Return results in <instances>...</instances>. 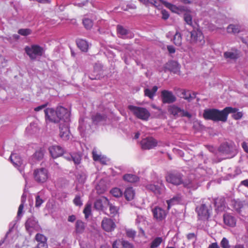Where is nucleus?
<instances>
[{
    "mask_svg": "<svg viewBox=\"0 0 248 248\" xmlns=\"http://www.w3.org/2000/svg\"><path fill=\"white\" fill-rule=\"evenodd\" d=\"M235 111L236 109L232 107H226L222 110L216 108H207L204 110L203 116L206 120L225 122L227 120L228 114L230 112H234Z\"/></svg>",
    "mask_w": 248,
    "mask_h": 248,
    "instance_id": "nucleus-1",
    "label": "nucleus"
},
{
    "mask_svg": "<svg viewBox=\"0 0 248 248\" xmlns=\"http://www.w3.org/2000/svg\"><path fill=\"white\" fill-rule=\"evenodd\" d=\"M206 170L201 168L198 167L194 170V173L190 174L187 180H186L183 182V185L185 187L193 189H196L199 186V183L200 181H198V179L201 176H205Z\"/></svg>",
    "mask_w": 248,
    "mask_h": 248,
    "instance_id": "nucleus-2",
    "label": "nucleus"
},
{
    "mask_svg": "<svg viewBox=\"0 0 248 248\" xmlns=\"http://www.w3.org/2000/svg\"><path fill=\"white\" fill-rule=\"evenodd\" d=\"M171 12L178 15L183 14L185 22L188 25H192V11L187 7L185 6H176L171 4Z\"/></svg>",
    "mask_w": 248,
    "mask_h": 248,
    "instance_id": "nucleus-3",
    "label": "nucleus"
},
{
    "mask_svg": "<svg viewBox=\"0 0 248 248\" xmlns=\"http://www.w3.org/2000/svg\"><path fill=\"white\" fill-rule=\"evenodd\" d=\"M128 108L139 119L147 121L150 116V112L146 108L129 105Z\"/></svg>",
    "mask_w": 248,
    "mask_h": 248,
    "instance_id": "nucleus-4",
    "label": "nucleus"
},
{
    "mask_svg": "<svg viewBox=\"0 0 248 248\" xmlns=\"http://www.w3.org/2000/svg\"><path fill=\"white\" fill-rule=\"evenodd\" d=\"M191 43L199 46H203L205 44L204 36L202 32L199 30H193L190 32Z\"/></svg>",
    "mask_w": 248,
    "mask_h": 248,
    "instance_id": "nucleus-5",
    "label": "nucleus"
},
{
    "mask_svg": "<svg viewBox=\"0 0 248 248\" xmlns=\"http://www.w3.org/2000/svg\"><path fill=\"white\" fill-rule=\"evenodd\" d=\"M33 177L35 181L38 183L45 182L48 178V172L45 168L36 169L33 172Z\"/></svg>",
    "mask_w": 248,
    "mask_h": 248,
    "instance_id": "nucleus-6",
    "label": "nucleus"
},
{
    "mask_svg": "<svg viewBox=\"0 0 248 248\" xmlns=\"http://www.w3.org/2000/svg\"><path fill=\"white\" fill-rule=\"evenodd\" d=\"M25 51L31 60H34L37 56L42 55L43 49L39 46L33 45L31 47H26Z\"/></svg>",
    "mask_w": 248,
    "mask_h": 248,
    "instance_id": "nucleus-7",
    "label": "nucleus"
},
{
    "mask_svg": "<svg viewBox=\"0 0 248 248\" xmlns=\"http://www.w3.org/2000/svg\"><path fill=\"white\" fill-rule=\"evenodd\" d=\"M210 208L211 206L210 204L207 206L205 203L202 204L199 207H197L196 211L199 218L202 220L207 219L210 216Z\"/></svg>",
    "mask_w": 248,
    "mask_h": 248,
    "instance_id": "nucleus-8",
    "label": "nucleus"
},
{
    "mask_svg": "<svg viewBox=\"0 0 248 248\" xmlns=\"http://www.w3.org/2000/svg\"><path fill=\"white\" fill-rule=\"evenodd\" d=\"M57 115L59 122L69 123L70 121V113L68 109L63 107L60 106L57 108Z\"/></svg>",
    "mask_w": 248,
    "mask_h": 248,
    "instance_id": "nucleus-9",
    "label": "nucleus"
},
{
    "mask_svg": "<svg viewBox=\"0 0 248 248\" xmlns=\"http://www.w3.org/2000/svg\"><path fill=\"white\" fill-rule=\"evenodd\" d=\"M108 200L105 197H101L97 199L94 203V208L98 211L104 212L109 204Z\"/></svg>",
    "mask_w": 248,
    "mask_h": 248,
    "instance_id": "nucleus-10",
    "label": "nucleus"
},
{
    "mask_svg": "<svg viewBox=\"0 0 248 248\" xmlns=\"http://www.w3.org/2000/svg\"><path fill=\"white\" fill-rule=\"evenodd\" d=\"M45 118L46 122L54 123L59 122V118L57 115V109L55 110L52 108H47L44 110Z\"/></svg>",
    "mask_w": 248,
    "mask_h": 248,
    "instance_id": "nucleus-11",
    "label": "nucleus"
},
{
    "mask_svg": "<svg viewBox=\"0 0 248 248\" xmlns=\"http://www.w3.org/2000/svg\"><path fill=\"white\" fill-rule=\"evenodd\" d=\"M157 141L152 137L145 138L140 142L142 148L144 150L152 149L157 145Z\"/></svg>",
    "mask_w": 248,
    "mask_h": 248,
    "instance_id": "nucleus-12",
    "label": "nucleus"
},
{
    "mask_svg": "<svg viewBox=\"0 0 248 248\" xmlns=\"http://www.w3.org/2000/svg\"><path fill=\"white\" fill-rule=\"evenodd\" d=\"M101 226L104 230L110 232L114 230L116 225L114 222L109 218L104 217L101 222Z\"/></svg>",
    "mask_w": 248,
    "mask_h": 248,
    "instance_id": "nucleus-13",
    "label": "nucleus"
},
{
    "mask_svg": "<svg viewBox=\"0 0 248 248\" xmlns=\"http://www.w3.org/2000/svg\"><path fill=\"white\" fill-rule=\"evenodd\" d=\"M60 136L63 140H67L70 138L69 123H62L60 125Z\"/></svg>",
    "mask_w": 248,
    "mask_h": 248,
    "instance_id": "nucleus-14",
    "label": "nucleus"
},
{
    "mask_svg": "<svg viewBox=\"0 0 248 248\" xmlns=\"http://www.w3.org/2000/svg\"><path fill=\"white\" fill-rule=\"evenodd\" d=\"M48 150L51 156L54 158L62 155L64 153L63 149L58 145H53L49 147Z\"/></svg>",
    "mask_w": 248,
    "mask_h": 248,
    "instance_id": "nucleus-15",
    "label": "nucleus"
},
{
    "mask_svg": "<svg viewBox=\"0 0 248 248\" xmlns=\"http://www.w3.org/2000/svg\"><path fill=\"white\" fill-rule=\"evenodd\" d=\"M152 212L154 218L158 221L163 220L167 215L166 211L159 207H155L153 209Z\"/></svg>",
    "mask_w": 248,
    "mask_h": 248,
    "instance_id": "nucleus-16",
    "label": "nucleus"
},
{
    "mask_svg": "<svg viewBox=\"0 0 248 248\" xmlns=\"http://www.w3.org/2000/svg\"><path fill=\"white\" fill-rule=\"evenodd\" d=\"M171 114L176 116L186 117L188 118L191 117L189 112L175 106H171Z\"/></svg>",
    "mask_w": 248,
    "mask_h": 248,
    "instance_id": "nucleus-17",
    "label": "nucleus"
},
{
    "mask_svg": "<svg viewBox=\"0 0 248 248\" xmlns=\"http://www.w3.org/2000/svg\"><path fill=\"white\" fill-rule=\"evenodd\" d=\"M219 150L224 154L229 155L233 153L235 148L233 144L225 142L220 145Z\"/></svg>",
    "mask_w": 248,
    "mask_h": 248,
    "instance_id": "nucleus-18",
    "label": "nucleus"
},
{
    "mask_svg": "<svg viewBox=\"0 0 248 248\" xmlns=\"http://www.w3.org/2000/svg\"><path fill=\"white\" fill-rule=\"evenodd\" d=\"M35 240L38 242L37 248H47V238L43 234L40 233L36 234Z\"/></svg>",
    "mask_w": 248,
    "mask_h": 248,
    "instance_id": "nucleus-19",
    "label": "nucleus"
},
{
    "mask_svg": "<svg viewBox=\"0 0 248 248\" xmlns=\"http://www.w3.org/2000/svg\"><path fill=\"white\" fill-rule=\"evenodd\" d=\"M239 55V51L236 49H232L224 53V58L228 60H235L238 58Z\"/></svg>",
    "mask_w": 248,
    "mask_h": 248,
    "instance_id": "nucleus-20",
    "label": "nucleus"
},
{
    "mask_svg": "<svg viewBox=\"0 0 248 248\" xmlns=\"http://www.w3.org/2000/svg\"><path fill=\"white\" fill-rule=\"evenodd\" d=\"M112 248H133V247L128 242L119 239L113 242Z\"/></svg>",
    "mask_w": 248,
    "mask_h": 248,
    "instance_id": "nucleus-21",
    "label": "nucleus"
},
{
    "mask_svg": "<svg viewBox=\"0 0 248 248\" xmlns=\"http://www.w3.org/2000/svg\"><path fill=\"white\" fill-rule=\"evenodd\" d=\"M175 93L180 98L190 100L194 97L191 95L189 92H186L179 88L174 89Z\"/></svg>",
    "mask_w": 248,
    "mask_h": 248,
    "instance_id": "nucleus-22",
    "label": "nucleus"
},
{
    "mask_svg": "<svg viewBox=\"0 0 248 248\" xmlns=\"http://www.w3.org/2000/svg\"><path fill=\"white\" fill-rule=\"evenodd\" d=\"M243 31V27L239 24H230L227 28L229 33L237 34Z\"/></svg>",
    "mask_w": 248,
    "mask_h": 248,
    "instance_id": "nucleus-23",
    "label": "nucleus"
},
{
    "mask_svg": "<svg viewBox=\"0 0 248 248\" xmlns=\"http://www.w3.org/2000/svg\"><path fill=\"white\" fill-rule=\"evenodd\" d=\"M223 220L225 224L229 227H233L236 225V219L230 214H224Z\"/></svg>",
    "mask_w": 248,
    "mask_h": 248,
    "instance_id": "nucleus-24",
    "label": "nucleus"
},
{
    "mask_svg": "<svg viewBox=\"0 0 248 248\" xmlns=\"http://www.w3.org/2000/svg\"><path fill=\"white\" fill-rule=\"evenodd\" d=\"M148 1L158 9L161 8V4H164L167 8L170 9V3L163 0H148Z\"/></svg>",
    "mask_w": 248,
    "mask_h": 248,
    "instance_id": "nucleus-25",
    "label": "nucleus"
},
{
    "mask_svg": "<svg viewBox=\"0 0 248 248\" xmlns=\"http://www.w3.org/2000/svg\"><path fill=\"white\" fill-rule=\"evenodd\" d=\"M11 162L16 167L20 166L22 164V160L16 154H12L10 157Z\"/></svg>",
    "mask_w": 248,
    "mask_h": 248,
    "instance_id": "nucleus-26",
    "label": "nucleus"
},
{
    "mask_svg": "<svg viewBox=\"0 0 248 248\" xmlns=\"http://www.w3.org/2000/svg\"><path fill=\"white\" fill-rule=\"evenodd\" d=\"M92 119L93 123L97 124L100 122L106 121L107 116L104 114L96 113L95 115L92 116Z\"/></svg>",
    "mask_w": 248,
    "mask_h": 248,
    "instance_id": "nucleus-27",
    "label": "nucleus"
},
{
    "mask_svg": "<svg viewBox=\"0 0 248 248\" xmlns=\"http://www.w3.org/2000/svg\"><path fill=\"white\" fill-rule=\"evenodd\" d=\"M161 97L163 104H169L170 103V92L166 90L162 91Z\"/></svg>",
    "mask_w": 248,
    "mask_h": 248,
    "instance_id": "nucleus-28",
    "label": "nucleus"
},
{
    "mask_svg": "<svg viewBox=\"0 0 248 248\" xmlns=\"http://www.w3.org/2000/svg\"><path fill=\"white\" fill-rule=\"evenodd\" d=\"M77 44L78 47L82 51L86 52L88 49L87 42L83 39H78L77 40Z\"/></svg>",
    "mask_w": 248,
    "mask_h": 248,
    "instance_id": "nucleus-29",
    "label": "nucleus"
},
{
    "mask_svg": "<svg viewBox=\"0 0 248 248\" xmlns=\"http://www.w3.org/2000/svg\"><path fill=\"white\" fill-rule=\"evenodd\" d=\"M117 32L119 37L124 38L125 36L129 33V31L121 25L117 27Z\"/></svg>",
    "mask_w": 248,
    "mask_h": 248,
    "instance_id": "nucleus-30",
    "label": "nucleus"
},
{
    "mask_svg": "<svg viewBox=\"0 0 248 248\" xmlns=\"http://www.w3.org/2000/svg\"><path fill=\"white\" fill-rule=\"evenodd\" d=\"M108 207H109V215L110 216L113 217L119 214V207L118 206H115L109 202Z\"/></svg>",
    "mask_w": 248,
    "mask_h": 248,
    "instance_id": "nucleus-31",
    "label": "nucleus"
},
{
    "mask_svg": "<svg viewBox=\"0 0 248 248\" xmlns=\"http://www.w3.org/2000/svg\"><path fill=\"white\" fill-rule=\"evenodd\" d=\"M125 199L127 201H131L133 199L135 196V192L131 187H127L124 193Z\"/></svg>",
    "mask_w": 248,
    "mask_h": 248,
    "instance_id": "nucleus-32",
    "label": "nucleus"
},
{
    "mask_svg": "<svg viewBox=\"0 0 248 248\" xmlns=\"http://www.w3.org/2000/svg\"><path fill=\"white\" fill-rule=\"evenodd\" d=\"M37 221L33 217L29 218L25 223V227L28 231H30V229L34 228L37 225Z\"/></svg>",
    "mask_w": 248,
    "mask_h": 248,
    "instance_id": "nucleus-33",
    "label": "nucleus"
},
{
    "mask_svg": "<svg viewBox=\"0 0 248 248\" xmlns=\"http://www.w3.org/2000/svg\"><path fill=\"white\" fill-rule=\"evenodd\" d=\"M76 232L77 233H82L85 228V223L80 220H78L76 223Z\"/></svg>",
    "mask_w": 248,
    "mask_h": 248,
    "instance_id": "nucleus-34",
    "label": "nucleus"
},
{
    "mask_svg": "<svg viewBox=\"0 0 248 248\" xmlns=\"http://www.w3.org/2000/svg\"><path fill=\"white\" fill-rule=\"evenodd\" d=\"M215 205L216 207V210L217 212H221L225 208L224 200L223 199H216L215 201Z\"/></svg>",
    "mask_w": 248,
    "mask_h": 248,
    "instance_id": "nucleus-35",
    "label": "nucleus"
},
{
    "mask_svg": "<svg viewBox=\"0 0 248 248\" xmlns=\"http://www.w3.org/2000/svg\"><path fill=\"white\" fill-rule=\"evenodd\" d=\"M158 89V87L156 86H154L152 90L149 89H145L144 90V94L145 96L149 97L150 98L152 99L154 96L155 93Z\"/></svg>",
    "mask_w": 248,
    "mask_h": 248,
    "instance_id": "nucleus-36",
    "label": "nucleus"
},
{
    "mask_svg": "<svg viewBox=\"0 0 248 248\" xmlns=\"http://www.w3.org/2000/svg\"><path fill=\"white\" fill-rule=\"evenodd\" d=\"M182 183V177L180 173L171 174V184L178 185Z\"/></svg>",
    "mask_w": 248,
    "mask_h": 248,
    "instance_id": "nucleus-37",
    "label": "nucleus"
},
{
    "mask_svg": "<svg viewBox=\"0 0 248 248\" xmlns=\"http://www.w3.org/2000/svg\"><path fill=\"white\" fill-rule=\"evenodd\" d=\"M124 179L129 183H135L139 180V178L135 175L127 174L123 176Z\"/></svg>",
    "mask_w": 248,
    "mask_h": 248,
    "instance_id": "nucleus-38",
    "label": "nucleus"
},
{
    "mask_svg": "<svg viewBox=\"0 0 248 248\" xmlns=\"http://www.w3.org/2000/svg\"><path fill=\"white\" fill-rule=\"evenodd\" d=\"M146 188L154 192L156 195L160 194L161 190L159 186L155 185L150 184L146 186Z\"/></svg>",
    "mask_w": 248,
    "mask_h": 248,
    "instance_id": "nucleus-39",
    "label": "nucleus"
},
{
    "mask_svg": "<svg viewBox=\"0 0 248 248\" xmlns=\"http://www.w3.org/2000/svg\"><path fill=\"white\" fill-rule=\"evenodd\" d=\"M26 195L25 193H23L21 198V204L18 207V210L17 212V217H19L21 215L22 213V211L24 208V204L26 201Z\"/></svg>",
    "mask_w": 248,
    "mask_h": 248,
    "instance_id": "nucleus-40",
    "label": "nucleus"
},
{
    "mask_svg": "<svg viewBox=\"0 0 248 248\" xmlns=\"http://www.w3.org/2000/svg\"><path fill=\"white\" fill-rule=\"evenodd\" d=\"M45 153V150L43 148H40L37 150L33 154V157L37 160H40L43 159Z\"/></svg>",
    "mask_w": 248,
    "mask_h": 248,
    "instance_id": "nucleus-41",
    "label": "nucleus"
},
{
    "mask_svg": "<svg viewBox=\"0 0 248 248\" xmlns=\"http://www.w3.org/2000/svg\"><path fill=\"white\" fill-rule=\"evenodd\" d=\"M234 209L238 213H240L243 208V203L240 201H234L232 202Z\"/></svg>",
    "mask_w": 248,
    "mask_h": 248,
    "instance_id": "nucleus-42",
    "label": "nucleus"
},
{
    "mask_svg": "<svg viewBox=\"0 0 248 248\" xmlns=\"http://www.w3.org/2000/svg\"><path fill=\"white\" fill-rule=\"evenodd\" d=\"M180 65L175 61H171V72L175 74H179L180 73Z\"/></svg>",
    "mask_w": 248,
    "mask_h": 248,
    "instance_id": "nucleus-43",
    "label": "nucleus"
},
{
    "mask_svg": "<svg viewBox=\"0 0 248 248\" xmlns=\"http://www.w3.org/2000/svg\"><path fill=\"white\" fill-rule=\"evenodd\" d=\"M174 44L177 46H180L182 44V37L180 33L176 32L173 37Z\"/></svg>",
    "mask_w": 248,
    "mask_h": 248,
    "instance_id": "nucleus-44",
    "label": "nucleus"
},
{
    "mask_svg": "<svg viewBox=\"0 0 248 248\" xmlns=\"http://www.w3.org/2000/svg\"><path fill=\"white\" fill-rule=\"evenodd\" d=\"M83 24L86 29H90L93 26V21L87 18L83 19Z\"/></svg>",
    "mask_w": 248,
    "mask_h": 248,
    "instance_id": "nucleus-45",
    "label": "nucleus"
},
{
    "mask_svg": "<svg viewBox=\"0 0 248 248\" xmlns=\"http://www.w3.org/2000/svg\"><path fill=\"white\" fill-rule=\"evenodd\" d=\"M110 193L115 197H120L122 196L123 194V192L121 189L117 187L112 188L110 191Z\"/></svg>",
    "mask_w": 248,
    "mask_h": 248,
    "instance_id": "nucleus-46",
    "label": "nucleus"
},
{
    "mask_svg": "<svg viewBox=\"0 0 248 248\" xmlns=\"http://www.w3.org/2000/svg\"><path fill=\"white\" fill-rule=\"evenodd\" d=\"M162 239L161 237L155 238L151 244V248H155L157 247L161 243Z\"/></svg>",
    "mask_w": 248,
    "mask_h": 248,
    "instance_id": "nucleus-47",
    "label": "nucleus"
},
{
    "mask_svg": "<svg viewBox=\"0 0 248 248\" xmlns=\"http://www.w3.org/2000/svg\"><path fill=\"white\" fill-rule=\"evenodd\" d=\"M236 109V111L234 112H230V113H233L232 117L235 120L240 119L243 116V113L240 111H238V109L235 108H233Z\"/></svg>",
    "mask_w": 248,
    "mask_h": 248,
    "instance_id": "nucleus-48",
    "label": "nucleus"
},
{
    "mask_svg": "<svg viewBox=\"0 0 248 248\" xmlns=\"http://www.w3.org/2000/svg\"><path fill=\"white\" fill-rule=\"evenodd\" d=\"M81 156L78 154H73L72 155V160L75 164H79L80 163Z\"/></svg>",
    "mask_w": 248,
    "mask_h": 248,
    "instance_id": "nucleus-49",
    "label": "nucleus"
},
{
    "mask_svg": "<svg viewBox=\"0 0 248 248\" xmlns=\"http://www.w3.org/2000/svg\"><path fill=\"white\" fill-rule=\"evenodd\" d=\"M145 217L141 215H138L136 219V223L137 225H143L145 224Z\"/></svg>",
    "mask_w": 248,
    "mask_h": 248,
    "instance_id": "nucleus-50",
    "label": "nucleus"
},
{
    "mask_svg": "<svg viewBox=\"0 0 248 248\" xmlns=\"http://www.w3.org/2000/svg\"><path fill=\"white\" fill-rule=\"evenodd\" d=\"M31 31L29 29H21L18 30V33L23 36H27L30 34Z\"/></svg>",
    "mask_w": 248,
    "mask_h": 248,
    "instance_id": "nucleus-51",
    "label": "nucleus"
},
{
    "mask_svg": "<svg viewBox=\"0 0 248 248\" xmlns=\"http://www.w3.org/2000/svg\"><path fill=\"white\" fill-rule=\"evenodd\" d=\"M220 245L222 248H230L229 241L225 237L222 238L220 242Z\"/></svg>",
    "mask_w": 248,
    "mask_h": 248,
    "instance_id": "nucleus-52",
    "label": "nucleus"
},
{
    "mask_svg": "<svg viewBox=\"0 0 248 248\" xmlns=\"http://www.w3.org/2000/svg\"><path fill=\"white\" fill-rule=\"evenodd\" d=\"M91 205L90 204H87L85 207L83 213L85 214V217L87 218L91 214Z\"/></svg>",
    "mask_w": 248,
    "mask_h": 248,
    "instance_id": "nucleus-53",
    "label": "nucleus"
},
{
    "mask_svg": "<svg viewBox=\"0 0 248 248\" xmlns=\"http://www.w3.org/2000/svg\"><path fill=\"white\" fill-rule=\"evenodd\" d=\"M44 202V200L40 198L39 195H37L35 198V207H39Z\"/></svg>",
    "mask_w": 248,
    "mask_h": 248,
    "instance_id": "nucleus-54",
    "label": "nucleus"
},
{
    "mask_svg": "<svg viewBox=\"0 0 248 248\" xmlns=\"http://www.w3.org/2000/svg\"><path fill=\"white\" fill-rule=\"evenodd\" d=\"M73 202L74 204L77 206H80L82 205V202L80 199V196L78 195L76 196L75 199H74Z\"/></svg>",
    "mask_w": 248,
    "mask_h": 248,
    "instance_id": "nucleus-55",
    "label": "nucleus"
},
{
    "mask_svg": "<svg viewBox=\"0 0 248 248\" xmlns=\"http://www.w3.org/2000/svg\"><path fill=\"white\" fill-rule=\"evenodd\" d=\"M78 129L81 134H83L86 130V126L85 125L84 121H79V125L78 126Z\"/></svg>",
    "mask_w": 248,
    "mask_h": 248,
    "instance_id": "nucleus-56",
    "label": "nucleus"
},
{
    "mask_svg": "<svg viewBox=\"0 0 248 248\" xmlns=\"http://www.w3.org/2000/svg\"><path fill=\"white\" fill-rule=\"evenodd\" d=\"M136 234V232L132 230H127L126 231V235L128 237L133 238Z\"/></svg>",
    "mask_w": 248,
    "mask_h": 248,
    "instance_id": "nucleus-57",
    "label": "nucleus"
},
{
    "mask_svg": "<svg viewBox=\"0 0 248 248\" xmlns=\"http://www.w3.org/2000/svg\"><path fill=\"white\" fill-rule=\"evenodd\" d=\"M101 155H99L97 154L96 152L94 151V150L93 151V159L94 161H98V159H99V158L100 156H101Z\"/></svg>",
    "mask_w": 248,
    "mask_h": 248,
    "instance_id": "nucleus-58",
    "label": "nucleus"
},
{
    "mask_svg": "<svg viewBox=\"0 0 248 248\" xmlns=\"http://www.w3.org/2000/svg\"><path fill=\"white\" fill-rule=\"evenodd\" d=\"M47 104H48V103H46L45 104H43V105L38 106L37 107H36L35 108H34V110L35 111H39L45 108L47 106Z\"/></svg>",
    "mask_w": 248,
    "mask_h": 248,
    "instance_id": "nucleus-59",
    "label": "nucleus"
},
{
    "mask_svg": "<svg viewBox=\"0 0 248 248\" xmlns=\"http://www.w3.org/2000/svg\"><path fill=\"white\" fill-rule=\"evenodd\" d=\"M180 201V198L179 196H177L171 198V204L179 202Z\"/></svg>",
    "mask_w": 248,
    "mask_h": 248,
    "instance_id": "nucleus-60",
    "label": "nucleus"
},
{
    "mask_svg": "<svg viewBox=\"0 0 248 248\" xmlns=\"http://www.w3.org/2000/svg\"><path fill=\"white\" fill-rule=\"evenodd\" d=\"M98 161H100L103 164H106L107 162V159L106 157H105L103 156H100V157L99 158V159H98Z\"/></svg>",
    "mask_w": 248,
    "mask_h": 248,
    "instance_id": "nucleus-61",
    "label": "nucleus"
},
{
    "mask_svg": "<svg viewBox=\"0 0 248 248\" xmlns=\"http://www.w3.org/2000/svg\"><path fill=\"white\" fill-rule=\"evenodd\" d=\"M162 18L164 19H167L169 18V15L167 11L163 10L162 11Z\"/></svg>",
    "mask_w": 248,
    "mask_h": 248,
    "instance_id": "nucleus-62",
    "label": "nucleus"
},
{
    "mask_svg": "<svg viewBox=\"0 0 248 248\" xmlns=\"http://www.w3.org/2000/svg\"><path fill=\"white\" fill-rule=\"evenodd\" d=\"M242 148H243L244 150L248 153V146L247 145V143L245 142H243L242 144Z\"/></svg>",
    "mask_w": 248,
    "mask_h": 248,
    "instance_id": "nucleus-63",
    "label": "nucleus"
},
{
    "mask_svg": "<svg viewBox=\"0 0 248 248\" xmlns=\"http://www.w3.org/2000/svg\"><path fill=\"white\" fill-rule=\"evenodd\" d=\"M208 248H219L217 243H213L209 245Z\"/></svg>",
    "mask_w": 248,
    "mask_h": 248,
    "instance_id": "nucleus-64",
    "label": "nucleus"
}]
</instances>
